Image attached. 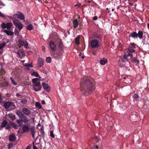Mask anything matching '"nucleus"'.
<instances>
[{
    "instance_id": "cd10ccee",
    "label": "nucleus",
    "mask_w": 149,
    "mask_h": 149,
    "mask_svg": "<svg viewBox=\"0 0 149 149\" xmlns=\"http://www.w3.org/2000/svg\"><path fill=\"white\" fill-rule=\"evenodd\" d=\"M31 74L32 75L34 76L35 77H38L39 76L38 74L36 72L34 71L31 73Z\"/></svg>"
},
{
    "instance_id": "1a4fd4ad",
    "label": "nucleus",
    "mask_w": 149,
    "mask_h": 149,
    "mask_svg": "<svg viewBox=\"0 0 149 149\" xmlns=\"http://www.w3.org/2000/svg\"><path fill=\"white\" fill-rule=\"evenodd\" d=\"M30 132L31 134L33 139H35V135L36 132V131L35 130V128L34 126H32L30 128Z\"/></svg>"
},
{
    "instance_id": "2f4dec72",
    "label": "nucleus",
    "mask_w": 149,
    "mask_h": 149,
    "mask_svg": "<svg viewBox=\"0 0 149 149\" xmlns=\"http://www.w3.org/2000/svg\"><path fill=\"white\" fill-rule=\"evenodd\" d=\"M36 106L37 108L40 109L41 108V106L40 104L39 103L37 102L36 104Z\"/></svg>"
},
{
    "instance_id": "6ab92c4d",
    "label": "nucleus",
    "mask_w": 149,
    "mask_h": 149,
    "mask_svg": "<svg viewBox=\"0 0 149 149\" xmlns=\"http://www.w3.org/2000/svg\"><path fill=\"white\" fill-rule=\"evenodd\" d=\"M73 24L74 27L75 28L77 27L79 23L77 19H74L73 21Z\"/></svg>"
},
{
    "instance_id": "37998d69",
    "label": "nucleus",
    "mask_w": 149,
    "mask_h": 149,
    "mask_svg": "<svg viewBox=\"0 0 149 149\" xmlns=\"http://www.w3.org/2000/svg\"><path fill=\"white\" fill-rule=\"evenodd\" d=\"M63 47L62 43L61 41H60L59 44V47L60 49H61Z\"/></svg>"
},
{
    "instance_id": "dca6fc26",
    "label": "nucleus",
    "mask_w": 149,
    "mask_h": 149,
    "mask_svg": "<svg viewBox=\"0 0 149 149\" xmlns=\"http://www.w3.org/2000/svg\"><path fill=\"white\" fill-rule=\"evenodd\" d=\"M16 139V137L14 134H12L9 136V140L11 141H14Z\"/></svg>"
},
{
    "instance_id": "69168bd1",
    "label": "nucleus",
    "mask_w": 149,
    "mask_h": 149,
    "mask_svg": "<svg viewBox=\"0 0 149 149\" xmlns=\"http://www.w3.org/2000/svg\"><path fill=\"white\" fill-rule=\"evenodd\" d=\"M42 50L44 52H45V48L44 47H42Z\"/></svg>"
},
{
    "instance_id": "c9c22d12",
    "label": "nucleus",
    "mask_w": 149,
    "mask_h": 149,
    "mask_svg": "<svg viewBox=\"0 0 149 149\" xmlns=\"http://www.w3.org/2000/svg\"><path fill=\"white\" fill-rule=\"evenodd\" d=\"M129 50L131 53H133L135 51V50L131 47H129Z\"/></svg>"
},
{
    "instance_id": "e433bc0d",
    "label": "nucleus",
    "mask_w": 149,
    "mask_h": 149,
    "mask_svg": "<svg viewBox=\"0 0 149 149\" xmlns=\"http://www.w3.org/2000/svg\"><path fill=\"white\" fill-rule=\"evenodd\" d=\"M108 62V60L107 59L103 58V65L106 64Z\"/></svg>"
},
{
    "instance_id": "3c124183",
    "label": "nucleus",
    "mask_w": 149,
    "mask_h": 149,
    "mask_svg": "<svg viewBox=\"0 0 149 149\" xmlns=\"http://www.w3.org/2000/svg\"><path fill=\"white\" fill-rule=\"evenodd\" d=\"M93 19L94 20H95L97 19V17L96 16H95L93 17Z\"/></svg>"
},
{
    "instance_id": "9b49d317",
    "label": "nucleus",
    "mask_w": 149,
    "mask_h": 149,
    "mask_svg": "<svg viewBox=\"0 0 149 149\" xmlns=\"http://www.w3.org/2000/svg\"><path fill=\"white\" fill-rule=\"evenodd\" d=\"M11 102H3V106L6 109H8L9 108L11 105Z\"/></svg>"
},
{
    "instance_id": "b1692460",
    "label": "nucleus",
    "mask_w": 149,
    "mask_h": 149,
    "mask_svg": "<svg viewBox=\"0 0 149 149\" xmlns=\"http://www.w3.org/2000/svg\"><path fill=\"white\" fill-rule=\"evenodd\" d=\"M33 26L31 24H29V25H28L26 29H27L29 31H31L33 29Z\"/></svg>"
},
{
    "instance_id": "ddd939ff",
    "label": "nucleus",
    "mask_w": 149,
    "mask_h": 149,
    "mask_svg": "<svg viewBox=\"0 0 149 149\" xmlns=\"http://www.w3.org/2000/svg\"><path fill=\"white\" fill-rule=\"evenodd\" d=\"M22 112L25 115H29L31 113V111L29 110L26 108H24L22 109Z\"/></svg>"
},
{
    "instance_id": "423d86ee",
    "label": "nucleus",
    "mask_w": 149,
    "mask_h": 149,
    "mask_svg": "<svg viewBox=\"0 0 149 149\" xmlns=\"http://www.w3.org/2000/svg\"><path fill=\"white\" fill-rule=\"evenodd\" d=\"M91 45L93 48L97 47L98 44V42L97 40H92L90 42Z\"/></svg>"
},
{
    "instance_id": "e2e57ef3",
    "label": "nucleus",
    "mask_w": 149,
    "mask_h": 149,
    "mask_svg": "<svg viewBox=\"0 0 149 149\" xmlns=\"http://www.w3.org/2000/svg\"><path fill=\"white\" fill-rule=\"evenodd\" d=\"M33 149H37V147L36 146H33Z\"/></svg>"
},
{
    "instance_id": "58836bf2",
    "label": "nucleus",
    "mask_w": 149,
    "mask_h": 149,
    "mask_svg": "<svg viewBox=\"0 0 149 149\" xmlns=\"http://www.w3.org/2000/svg\"><path fill=\"white\" fill-rule=\"evenodd\" d=\"M12 126L15 129H17V125L15 124V123H12Z\"/></svg>"
},
{
    "instance_id": "c85d7f7f",
    "label": "nucleus",
    "mask_w": 149,
    "mask_h": 149,
    "mask_svg": "<svg viewBox=\"0 0 149 149\" xmlns=\"http://www.w3.org/2000/svg\"><path fill=\"white\" fill-rule=\"evenodd\" d=\"M16 122L18 124V126L19 127H21L22 126V121L19 120H16Z\"/></svg>"
},
{
    "instance_id": "49530a36",
    "label": "nucleus",
    "mask_w": 149,
    "mask_h": 149,
    "mask_svg": "<svg viewBox=\"0 0 149 149\" xmlns=\"http://www.w3.org/2000/svg\"><path fill=\"white\" fill-rule=\"evenodd\" d=\"M98 147L97 146H93L91 148V149H95L96 148H98Z\"/></svg>"
},
{
    "instance_id": "0eeeda50",
    "label": "nucleus",
    "mask_w": 149,
    "mask_h": 149,
    "mask_svg": "<svg viewBox=\"0 0 149 149\" xmlns=\"http://www.w3.org/2000/svg\"><path fill=\"white\" fill-rule=\"evenodd\" d=\"M18 42L21 45H24V47L26 48H27L29 47L28 46V43L26 41L20 39L19 40Z\"/></svg>"
},
{
    "instance_id": "864d4df0",
    "label": "nucleus",
    "mask_w": 149,
    "mask_h": 149,
    "mask_svg": "<svg viewBox=\"0 0 149 149\" xmlns=\"http://www.w3.org/2000/svg\"><path fill=\"white\" fill-rule=\"evenodd\" d=\"M13 145L11 143H9V148H11L12 147Z\"/></svg>"
},
{
    "instance_id": "a211bd4d",
    "label": "nucleus",
    "mask_w": 149,
    "mask_h": 149,
    "mask_svg": "<svg viewBox=\"0 0 149 149\" xmlns=\"http://www.w3.org/2000/svg\"><path fill=\"white\" fill-rule=\"evenodd\" d=\"M29 128L27 126L24 125L23 127V132H28L29 131Z\"/></svg>"
},
{
    "instance_id": "9d476101",
    "label": "nucleus",
    "mask_w": 149,
    "mask_h": 149,
    "mask_svg": "<svg viewBox=\"0 0 149 149\" xmlns=\"http://www.w3.org/2000/svg\"><path fill=\"white\" fill-rule=\"evenodd\" d=\"M50 48L53 51H55L56 49V46L54 42L52 41H51L49 43Z\"/></svg>"
},
{
    "instance_id": "680f3d73",
    "label": "nucleus",
    "mask_w": 149,
    "mask_h": 149,
    "mask_svg": "<svg viewBox=\"0 0 149 149\" xmlns=\"http://www.w3.org/2000/svg\"><path fill=\"white\" fill-rule=\"evenodd\" d=\"M30 66V67H33V66H32V65H30V64H28V65H25V66H26V67H27V66Z\"/></svg>"
},
{
    "instance_id": "a18cd8bd",
    "label": "nucleus",
    "mask_w": 149,
    "mask_h": 149,
    "mask_svg": "<svg viewBox=\"0 0 149 149\" xmlns=\"http://www.w3.org/2000/svg\"><path fill=\"white\" fill-rule=\"evenodd\" d=\"M5 45V43L1 44L0 45V49H2L4 47Z\"/></svg>"
},
{
    "instance_id": "6e6552de",
    "label": "nucleus",
    "mask_w": 149,
    "mask_h": 149,
    "mask_svg": "<svg viewBox=\"0 0 149 149\" xmlns=\"http://www.w3.org/2000/svg\"><path fill=\"white\" fill-rule=\"evenodd\" d=\"M17 13L18 14H15L14 17H15L16 15H17L19 19L22 20H25L24 16L22 13L18 12Z\"/></svg>"
},
{
    "instance_id": "5701e85b",
    "label": "nucleus",
    "mask_w": 149,
    "mask_h": 149,
    "mask_svg": "<svg viewBox=\"0 0 149 149\" xmlns=\"http://www.w3.org/2000/svg\"><path fill=\"white\" fill-rule=\"evenodd\" d=\"M132 58V62H133L134 63H137L138 64H139V61L138 60H137V59L135 58H133V57L131 58Z\"/></svg>"
},
{
    "instance_id": "4c0bfd02",
    "label": "nucleus",
    "mask_w": 149,
    "mask_h": 149,
    "mask_svg": "<svg viewBox=\"0 0 149 149\" xmlns=\"http://www.w3.org/2000/svg\"><path fill=\"white\" fill-rule=\"evenodd\" d=\"M11 128V126L10 125L8 124V125H7V126L6 128V130H10Z\"/></svg>"
},
{
    "instance_id": "f3484780",
    "label": "nucleus",
    "mask_w": 149,
    "mask_h": 149,
    "mask_svg": "<svg viewBox=\"0 0 149 149\" xmlns=\"http://www.w3.org/2000/svg\"><path fill=\"white\" fill-rule=\"evenodd\" d=\"M21 121L24 123L28 122L29 120L24 115L21 117Z\"/></svg>"
},
{
    "instance_id": "774afa93",
    "label": "nucleus",
    "mask_w": 149,
    "mask_h": 149,
    "mask_svg": "<svg viewBox=\"0 0 149 149\" xmlns=\"http://www.w3.org/2000/svg\"><path fill=\"white\" fill-rule=\"evenodd\" d=\"M148 28L149 29V23L147 24Z\"/></svg>"
},
{
    "instance_id": "09e8293b",
    "label": "nucleus",
    "mask_w": 149,
    "mask_h": 149,
    "mask_svg": "<svg viewBox=\"0 0 149 149\" xmlns=\"http://www.w3.org/2000/svg\"><path fill=\"white\" fill-rule=\"evenodd\" d=\"M0 6H5V5L0 0Z\"/></svg>"
},
{
    "instance_id": "bb28decb",
    "label": "nucleus",
    "mask_w": 149,
    "mask_h": 149,
    "mask_svg": "<svg viewBox=\"0 0 149 149\" xmlns=\"http://www.w3.org/2000/svg\"><path fill=\"white\" fill-rule=\"evenodd\" d=\"M10 79L11 81L12 82V84L15 85H16L17 84V83L14 81L13 78L11 77H10Z\"/></svg>"
},
{
    "instance_id": "f704fd0d",
    "label": "nucleus",
    "mask_w": 149,
    "mask_h": 149,
    "mask_svg": "<svg viewBox=\"0 0 149 149\" xmlns=\"http://www.w3.org/2000/svg\"><path fill=\"white\" fill-rule=\"evenodd\" d=\"M93 140H95L96 142H97L99 140V138L97 136H95L93 138Z\"/></svg>"
},
{
    "instance_id": "7ed1b4c3",
    "label": "nucleus",
    "mask_w": 149,
    "mask_h": 149,
    "mask_svg": "<svg viewBox=\"0 0 149 149\" xmlns=\"http://www.w3.org/2000/svg\"><path fill=\"white\" fill-rule=\"evenodd\" d=\"M12 25L13 24L11 22H8L6 24L3 23L1 24V26L3 29L7 28L8 29H9Z\"/></svg>"
},
{
    "instance_id": "338daca9",
    "label": "nucleus",
    "mask_w": 149,
    "mask_h": 149,
    "mask_svg": "<svg viewBox=\"0 0 149 149\" xmlns=\"http://www.w3.org/2000/svg\"><path fill=\"white\" fill-rule=\"evenodd\" d=\"M16 95L17 96H19L20 95L18 93H17Z\"/></svg>"
},
{
    "instance_id": "473e14b6",
    "label": "nucleus",
    "mask_w": 149,
    "mask_h": 149,
    "mask_svg": "<svg viewBox=\"0 0 149 149\" xmlns=\"http://www.w3.org/2000/svg\"><path fill=\"white\" fill-rule=\"evenodd\" d=\"M32 81L33 83L35 84L38 81V79L37 78H34L32 79Z\"/></svg>"
},
{
    "instance_id": "6e6d98bb",
    "label": "nucleus",
    "mask_w": 149,
    "mask_h": 149,
    "mask_svg": "<svg viewBox=\"0 0 149 149\" xmlns=\"http://www.w3.org/2000/svg\"><path fill=\"white\" fill-rule=\"evenodd\" d=\"M81 4V3H79L75 5H74V6H77L78 7H79L80 6Z\"/></svg>"
},
{
    "instance_id": "0e129e2a",
    "label": "nucleus",
    "mask_w": 149,
    "mask_h": 149,
    "mask_svg": "<svg viewBox=\"0 0 149 149\" xmlns=\"http://www.w3.org/2000/svg\"><path fill=\"white\" fill-rule=\"evenodd\" d=\"M106 10H108L107 12H106V13H109V11L108 10V8H106Z\"/></svg>"
},
{
    "instance_id": "13d9d810",
    "label": "nucleus",
    "mask_w": 149,
    "mask_h": 149,
    "mask_svg": "<svg viewBox=\"0 0 149 149\" xmlns=\"http://www.w3.org/2000/svg\"><path fill=\"white\" fill-rule=\"evenodd\" d=\"M42 104H45V101L44 100H42Z\"/></svg>"
},
{
    "instance_id": "4d7b16f0",
    "label": "nucleus",
    "mask_w": 149,
    "mask_h": 149,
    "mask_svg": "<svg viewBox=\"0 0 149 149\" xmlns=\"http://www.w3.org/2000/svg\"><path fill=\"white\" fill-rule=\"evenodd\" d=\"M100 63L101 65H102V59L100 60Z\"/></svg>"
},
{
    "instance_id": "4468645a",
    "label": "nucleus",
    "mask_w": 149,
    "mask_h": 149,
    "mask_svg": "<svg viewBox=\"0 0 149 149\" xmlns=\"http://www.w3.org/2000/svg\"><path fill=\"white\" fill-rule=\"evenodd\" d=\"M44 65V62L43 59L40 58H39L38 59V66L39 67H41Z\"/></svg>"
},
{
    "instance_id": "20e7f679",
    "label": "nucleus",
    "mask_w": 149,
    "mask_h": 149,
    "mask_svg": "<svg viewBox=\"0 0 149 149\" xmlns=\"http://www.w3.org/2000/svg\"><path fill=\"white\" fill-rule=\"evenodd\" d=\"M34 88L36 91H37L40 90L42 86L40 85V83L39 81H38L35 84Z\"/></svg>"
},
{
    "instance_id": "c756f323",
    "label": "nucleus",
    "mask_w": 149,
    "mask_h": 149,
    "mask_svg": "<svg viewBox=\"0 0 149 149\" xmlns=\"http://www.w3.org/2000/svg\"><path fill=\"white\" fill-rule=\"evenodd\" d=\"M16 114L18 115L19 117H21L24 115L23 113L19 111L17 112H16Z\"/></svg>"
},
{
    "instance_id": "f257e3e1",
    "label": "nucleus",
    "mask_w": 149,
    "mask_h": 149,
    "mask_svg": "<svg viewBox=\"0 0 149 149\" xmlns=\"http://www.w3.org/2000/svg\"><path fill=\"white\" fill-rule=\"evenodd\" d=\"M80 88L82 93L85 95L88 94V92H92L95 89V85L93 81L89 79L85 80L80 84Z\"/></svg>"
},
{
    "instance_id": "72a5a7b5",
    "label": "nucleus",
    "mask_w": 149,
    "mask_h": 149,
    "mask_svg": "<svg viewBox=\"0 0 149 149\" xmlns=\"http://www.w3.org/2000/svg\"><path fill=\"white\" fill-rule=\"evenodd\" d=\"M79 37L76 38L75 40V42L77 45L79 44Z\"/></svg>"
},
{
    "instance_id": "de8ad7c7",
    "label": "nucleus",
    "mask_w": 149,
    "mask_h": 149,
    "mask_svg": "<svg viewBox=\"0 0 149 149\" xmlns=\"http://www.w3.org/2000/svg\"><path fill=\"white\" fill-rule=\"evenodd\" d=\"M131 45L132 47L135 48V46L136 45L134 43H132L131 44Z\"/></svg>"
},
{
    "instance_id": "bf43d9fd",
    "label": "nucleus",
    "mask_w": 149,
    "mask_h": 149,
    "mask_svg": "<svg viewBox=\"0 0 149 149\" xmlns=\"http://www.w3.org/2000/svg\"><path fill=\"white\" fill-rule=\"evenodd\" d=\"M26 102V101L25 100H23L21 102L23 103H25Z\"/></svg>"
},
{
    "instance_id": "f8f14e48",
    "label": "nucleus",
    "mask_w": 149,
    "mask_h": 149,
    "mask_svg": "<svg viewBox=\"0 0 149 149\" xmlns=\"http://www.w3.org/2000/svg\"><path fill=\"white\" fill-rule=\"evenodd\" d=\"M42 85L44 88L48 92H49L50 91V87L47 84L42 83Z\"/></svg>"
},
{
    "instance_id": "39448f33",
    "label": "nucleus",
    "mask_w": 149,
    "mask_h": 149,
    "mask_svg": "<svg viewBox=\"0 0 149 149\" xmlns=\"http://www.w3.org/2000/svg\"><path fill=\"white\" fill-rule=\"evenodd\" d=\"M132 57L133 55L132 54L129 53L127 55L126 54H124L123 57L121 59L123 61H125V60H127V59H129V57H130L129 58L130 59Z\"/></svg>"
},
{
    "instance_id": "f03ea898",
    "label": "nucleus",
    "mask_w": 149,
    "mask_h": 149,
    "mask_svg": "<svg viewBox=\"0 0 149 149\" xmlns=\"http://www.w3.org/2000/svg\"><path fill=\"white\" fill-rule=\"evenodd\" d=\"M13 22L14 25L18 28L19 29V31H20L23 28V24L17 19L13 20Z\"/></svg>"
},
{
    "instance_id": "412c9836",
    "label": "nucleus",
    "mask_w": 149,
    "mask_h": 149,
    "mask_svg": "<svg viewBox=\"0 0 149 149\" xmlns=\"http://www.w3.org/2000/svg\"><path fill=\"white\" fill-rule=\"evenodd\" d=\"M137 33V36H138L139 38L142 39L143 37V33L141 31H139Z\"/></svg>"
},
{
    "instance_id": "2eb2a0df",
    "label": "nucleus",
    "mask_w": 149,
    "mask_h": 149,
    "mask_svg": "<svg viewBox=\"0 0 149 149\" xmlns=\"http://www.w3.org/2000/svg\"><path fill=\"white\" fill-rule=\"evenodd\" d=\"M3 31L5 32L8 36H12L14 34V32L7 29H4Z\"/></svg>"
},
{
    "instance_id": "c03bdc74",
    "label": "nucleus",
    "mask_w": 149,
    "mask_h": 149,
    "mask_svg": "<svg viewBox=\"0 0 149 149\" xmlns=\"http://www.w3.org/2000/svg\"><path fill=\"white\" fill-rule=\"evenodd\" d=\"M40 133L43 135H44V131L43 128L42 127H41L40 130Z\"/></svg>"
},
{
    "instance_id": "052dcab7",
    "label": "nucleus",
    "mask_w": 149,
    "mask_h": 149,
    "mask_svg": "<svg viewBox=\"0 0 149 149\" xmlns=\"http://www.w3.org/2000/svg\"><path fill=\"white\" fill-rule=\"evenodd\" d=\"M129 4L131 5V6H134V3H130Z\"/></svg>"
},
{
    "instance_id": "7c9ffc66",
    "label": "nucleus",
    "mask_w": 149,
    "mask_h": 149,
    "mask_svg": "<svg viewBox=\"0 0 149 149\" xmlns=\"http://www.w3.org/2000/svg\"><path fill=\"white\" fill-rule=\"evenodd\" d=\"M46 61L48 63H49L51 62V59L50 57H47L46 58Z\"/></svg>"
},
{
    "instance_id": "ea45409f",
    "label": "nucleus",
    "mask_w": 149,
    "mask_h": 149,
    "mask_svg": "<svg viewBox=\"0 0 149 149\" xmlns=\"http://www.w3.org/2000/svg\"><path fill=\"white\" fill-rule=\"evenodd\" d=\"M11 105L10 107H12V108L13 109H15V104H14V103L13 102H11Z\"/></svg>"
},
{
    "instance_id": "8fccbe9b",
    "label": "nucleus",
    "mask_w": 149,
    "mask_h": 149,
    "mask_svg": "<svg viewBox=\"0 0 149 149\" xmlns=\"http://www.w3.org/2000/svg\"><path fill=\"white\" fill-rule=\"evenodd\" d=\"M0 16L1 17H5V15H4L0 11Z\"/></svg>"
},
{
    "instance_id": "a19ab883",
    "label": "nucleus",
    "mask_w": 149,
    "mask_h": 149,
    "mask_svg": "<svg viewBox=\"0 0 149 149\" xmlns=\"http://www.w3.org/2000/svg\"><path fill=\"white\" fill-rule=\"evenodd\" d=\"M50 136L54 138L55 137V136L53 132L52 131H51L50 132Z\"/></svg>"
},
{
    "instance_id": "393cba45",
    "label": "nucleus",
    "mask_w": 149,
    "mask_h": 149,
    "mask_svg": "<svg viewBox=\"0 0 149 149\" xmlns=\"http://www.w3.org/2000/svg\"><path fill=\"white\" fill-rule=\"evenodd\" d=\"M17 54L20 56H23L24 55V53L23 51H19L17 52Z\"/></svg>"
},
{
    "instance_id": "79ce46f5",
    "label": "nucleus",
    "mask_w": 149,
    "mask_h": 149,
    "mask_svg": "<svg viewBox=\"0 0 149 149\" xmlns=\"http://www.w3.org/2000/svg\"><path fill=\"white\" fill-rule=\"evenodd\" d=\"M133 97L134 99H136L139 98V96L137 94H135L134 95Z\"/></svg>"
},
{
    "instance_id": "aec40b11",
    "label": "nucleus",
    "mask_w": 149,
    "mask_h": 149,
    "mask_svg": "<svg viewBox=\"0 0 149 149\" xmlns=\"http://www.w3.org/2000/svg\"><path fill=\"white\" fill-rule=\"evenodd\" d=\"M131 36L133 38H137V33L135 31H134L131 34Z\"/></svg>"
},
{
    "instance_id": "4be33fe9",
    "label": "nucleus",
    "mask_w": 149,
    "mask_h": 149,
    "mask_svg": "<svg viewBox=\"0 0 149 149\" xmlns=\"http://www.w3.org/2000/svg\"><path fill=\"white\" fill-rule=\"evenodd\" d=\"M7 125V122L6 120H4L2 123L1 127V128L5 127Z\"/></svg>"
},
{
    "instance_id": "5fc2aeb1",
    "label": "nucleus",
    "mask_w": 149,
    "mask_h": 149,
    "mask_svg": "<svg viewBox=\"0 0 149 149\" xmlns=\"http://www.w3.org/2000/svg\"><path fill=\"white\" fill-rule=\"evenodd\" d=\"M14 17L13 16V17H12L11 16H8V18L10 19H11V20H12L13 19Z\"/></svg>"
},
{
    "instance_id": "a878e982",
    "label": "nucleus",
    "mask_w": 149,
    "mask_h": 149,
    "mask_svg": "<svg viewBox=\"0 0 149 149\" xmlns=\"http://www.w3.org/2000/svg\"><path fill=\"white\" fill-rule=\"evenodd\" d=\"M9 117L13 120H14L15 118V116L12 114H9Z\"/></svg>"
},
{
    "instance_id": "603ef678",
    "label": "nucleus",
    "mask_w": 149,
    "mask_h": 149,
    "mask_svg": "<svg viewBox=\"0 0 149 149\" xmlns=\"http://www.w3.org/2000/svg\"><path fill=\"white\" fill-rule=\"evenodd\" d=\"M24 84L25 85H29V82H27L26 81H25L24 82Z\"/></svg>"
}]
</instances>
